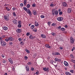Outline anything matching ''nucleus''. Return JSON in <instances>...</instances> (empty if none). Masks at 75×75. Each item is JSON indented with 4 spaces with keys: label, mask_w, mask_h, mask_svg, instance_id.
I'll use <instances>...</instances> for the list:
<instances>
[{
    "label": "nucleus",
    "mask_w": 75,
    "mask_h": 75,
    "mask_svg": "<svg viewBox=\"0 0 75 75\" xmlns=\"http://www.w3.org/2000/svg\"><path fill=\"white\" fill-rule=\"evenodd\" d=\"M18 22L16 20H13V23L15 24H17Z\"/></svg>",
    "instance_id": "obj_17"
},
{
    "label": "nucleus",
    "mask_w": 75,
    "mask_h": 75,
    "mask_svg": "<svg viewBox=\"0 0 75 75\" xmlns=\"http://www.w3.org/2000/svg\"><path fill=\"white\" fill-rule=\"evenodd\" d=\"M34 27H35V26H34V25H32L30 27L31 29H33V28H34Z\"/></svg>",
    "instance_id": "obj_28"
},
{
    "label": "nucleus",
    "mask_w": 75,
    "mask_h": 75,
    "mask_svg": "<svg viewBox=\"0 0 75 75\" xmlns=\"http://www.w3.org/2000/svg\"><path fill=\"white\" fill-rule=\"evenodd\" d=\"M0 42L1 43V45L2 47H4L7 45V43L3 40H0Z\"/></svg>",
    "instance_id": "obj_2"
},
{
    "label": "nucleus",
    "mask_w": 75,
    "mask_h": 75,
    "mask_svg": "<svg viewBox=\"0 0 75 75\" xmlns=\"http://www.w3.org/2000/svg\"><path fill=\"white\" fill-rule=\"evenodd\" d=\"M36 75H38V74H39V72H38V71H37L36 72Z\"/></svg>",
    "instance_id": "obj_57"
},
{
    "label": "nucleus",
    "mask_w": 75,
    "mask_h": 75,
    "mask_svg": "<svg viewBox=\"0 0 75 75\" xmlns=\"http://www.w3.org/2000/svg\"><path fill=\"white\" fill-rule=\"evenodd\" d=\"M61 60L60 59H58V60H57L58 62H61Z\"/></svg>",
    "instance_id": "obj_56"
},
{
    "label": "nucleus",
    "mask_w": 75,
    "mask_h": 75,
    "mask_svg": "<svg viewBox=\"0 0 75 75\" xmlns=\"http://www.w3.org/2000/svg\"><path fill=\"white\" fill-rule=\"evenodd\" d=\"M33 31H34V32H35V33H36V32H37V29H36L35 30L33 29Z\"/></svg>",
    "instance_id": "obj_52"
},
{
    "label": "nucleus",
    "mask_w": 75,
    "mask_h": 75,
    "mask_svg": "<svg viewBox=\"0 0 75 75\" xmlns=\"http://www.w3.org/2000/svg\"><path fill=\"white\" fill-rule=\"evenodd\" d=\"M23 8L24 10H25V11H26V12L28 10V9H27V8L25 7H23Z\"/></svg>",
    "instance_id": "obj_25"
},
{
    "label": "nucleus",
    "mask_w": 75,
    "mask_h": 75,
    "mask_svg": "<svg viewBox=\"0 0 75 75\" xmlns=\"http://www.w3.org/2000/svg\"><path fill=\"white\" fill-rule=\"evenodd\" d=\"M72 11V9L71 8H68V13H70Z\"/></svg>",
    "instance_id": "obj_16"
},
{
    "label": "nucleus",
    "mask_w": 75,
    "mask_h": 75,
    "mask_svg": "<svg viewBox=\"0 0 75 75\" xmlns=\"http://www.w3.org/2000/svg\"><path fill=\"white\" fill-rule=\"evenodd\" d=\"M18 40L19 41L21 42V38H19L18 39Z\"/></svg>",
    "instance_id": "obj_59"
},
{
    "label": "nucleus",
    "mask_w": 75,
    "mask_h": 75,
    "mask_svg": "<svg viewBox=\"0 0 75 75\" xmlns=\"http://www.w3.org/2000/svg\"><path fill=\"white\" fill-rule=\"evenodd\" d=\"M4 18L5 19L6 21H8V20H9V18H8V16H4Z\"/></svg>",
    "instance_id": "obj_8"
},
{
    "label": "nucleus",
    "mask_w": 75,
    "mask_h": 75,
    "mask_svg": "<svg viewBox=\"0 0 75 75\" xmlns=\"http://www.w3.org/2000/svg\"><path fill=\"white\" fill-rule=\"evenodd\" d=\"M61 28V26H59V27H58V28L59 30V29H60V28Z\"/></svg>",
    "instance_id": "obj_64"
},
{
    "label": "nucleus",
    "mask_w": 75,
    "mask_h": 75,
    "mask_svg": "<svg viewBox=\"0 0 75 75\" xmlns=\"http://www.w3.org/2000/svg\"><path fill=\"white\" fill-rule=\"evenodd\" d=\"M27 12L28 13V14H29V16H32V13L31 12V11H30L29 9H28V10Z\"/></svg>",
    "instance_id": "obj_4"
},
{
    "label": "nucleus",
    "mask_w": 75,
    "mask_h": 75,
    "mask_svg": "<svg viewBox=\"0 0 75 75\" xmlns=\"http://www.w3.org/2000/svg\"><path fill=\"white\" fill-rule=\"evenodd\" d=\"M62 12L61 11L59 13V15H62Z\"/></svg>",
    "instance_id": "obj_49"
},
{
    "label": "nucleus",
    "mask_w": 75,
    "mask_h": 75,
    "mask_svg": "<svg viewBox=\"0 0 75 75\" xmlns=\"http://www.w3.org/2000/svg\"><path fill=\"white\" fill-rule=\"evenodd\" d=\"M35 25L36 27H38L39 25V24L38 23L35 22Z\"/></svg>",
    "instance_id": "obj_24"
},
{
    "label": "nucleus",
    "mask_w": 75,
    "mask_h": 75,
    "mask_svg": "<svg viewBox=\"0 0 75 75\" xmlns=\"http://www.w3.org/2000/svg\"><path fill=\"white\" fill-rule=\"evenodd\" d=\"M5 41H6V42H8V41H9V39L8 38V39H5Z\"/></svg>",
    "instance_id": "obj_40"
},
{
    "label": "nucleus",
    "mask_w": 75,
    "mask_h": 75,
    "mask_svg": "<svg viewBox=\"0 0 75 75\" xmlns=\"http://www.w3.org/2000/svg\"><path fill=\"white\" fill-rule=\"evenodd\" d=\"M14 70H15V68H14V67H13L12 68V70L14 71Z\"/></svg>",
    "instance_id": "obj_62"
},
{
    "label": "nucleus",
    "mask_w": 75,
    "mask_h": 75,
    "mask_svg": "<svg viewBox=\"0 0 75 75\" xmlns=\"http://www.w3.org/2000/svg\"><path fill=\"white\" fill-rule=\"evenodd\" d=\"M5 37L6 36H5V35H2L1 36V37H2V38H5Z\"/></svg>",
    "instance_id": "obj_55"
},
{
    "label": "nucleus",
    "mask_w": 75,
    "mask_h": 75,
    "mask_svg": "<svg viewBox=\"0 0 75 75\" xmlns=\"http://www.w3.org/2000/svg\"><path fill=\"white\" fill-rule=\"evenodd\" d=\"M11 54L12 55H14V53L12 51L11 52Z\"/></svg>",
    "instance_id": "obj_38"
},
{
    "label": "nucleus",
    "mask_w": 75,
    "mask_h": 75,
    "mask_svg": "<svg viewBox=\"0 0 75 75\" xmlns=\"http://www.w3.org/2000/svg\"><path fill=\"white\" fill-rule=\"evenodd\" d=\"M32 13L35 16H37V12L35 10L33 11H32Z\"/></svg>",
    "instance_id": "obj_10"
},
{
    "label": "nucleus",
    "mask_w": 75,
    "mask_h": 75,
    "mask_svg": "<svg viewBox=\"0 0 75 75\" xmlns=\"http://www.w3.org/2000/svg\"><path fill=\"white\" fill-rule=\"evenodd\" d=\"M25 51L27 53H28V54H30V51L28 50H27V49H25Z\"/></svg>",
    "instance_id": "obj_26"
},
{
    "label": "nucleus",
    "mask_w": 75,
    "mask_h": 75,
    "mask_svg": "<svg viewBox=\"0 0 75 75\" xmlns=\"http://www.w3.org/2000/svg\"><path fill=\"white\" fill-rule=\"evenodd\" d=\"M75 50V47H73L72 49L71 50L72 51H73L74 50Z\"/></svg>",
    "instance_id": "obj_50"
},
{
    "label": "nucleus",
    "mask_w": 75,
    "mask_h": 75,
    "mask_svg": "<svg viewBox=\"0 0 75 75\" xmlns=\"http://www.w3.org/2000/svg\"><path fill=\"white\" fill-rule=\"evenodd\" d=\"M64 65L66 66V67H68L69 65L68 63V62L66 61H64Z\"/></svg>",
    "instance_id": "obj_15"
},
{
    "label": "nucleus",
    "mask_w": 75,
    "mask_h": 75,
    "mask_svg": "<svg viewBox=\"0 0 75 75\" xmlns=\"http://www.w3.org/2000/svg\"><path fill=\"white\" fill-rule=\"evenodd\" d=\"M52 15L54 16L55 15H58V12L57 10H56L55 9H53L52 11Z\"/></svg>",
    "instance_id": "obj_1"
},
{
    "label": "nucleus",
    "mask_w": 75,
    "mask_h": 75,
    "mask_svg": "<svg viewBox=\"0 0 75 75\" xmlns=\"http://www.w3.org/2000/svg\"><path fill=\"white\" fill-rule=\"evenodd\" d=\"M6 61L5 60H4L3 61V63H6Z\"/></svg>",
    "instance_id": "obj_58"
},
{
    "label": "nucleus",
    "mask_w": 75,
    "mask_h": 75,
    "mask_svg": "<svg viewBox=\"0 0 75 75\" xmlns=\"http://www.w3.org/2000/svg\"><path fill=\"white\" fill-rule=\"evenodd\" d=\"M26 7L28 8H30V5L29 4H28L26 6Z\"/></svg>",
    "instance_id": "obj_29"
},
{
    "label": "nucleus",
    "mask_w": 75,
    "mask_h": 75,
    "mask_svg": "<svg viewBox=\"0 0 75 75\" xmlns=\"http://www.w3.org/2000/svg\"><path fill=\"white\" fill-rule=\"evenodd\" d=\"M51 34H52V35H53V36H54L55 35H56V34L55 33H51Z\"/></svg>",
    "instance_id": "obj_39"
},
{
    "label": "nucleus",
    "mask_w": 75,
    "mask_h": 75,
    "mask_svg": "<svg viewBox=\"0 0 75 75\" xmlns=\"http://www.w3.org/2000/svg\"><path fill=\"white\" fill-rule=\"evenodd\" d=\"M29 38L30 39H31V40H33L34 38V37H33V35H30L29 36Z\"/></svg>",
    "instance_id": "obj_22"
},
{
    "label": "nucleus",
    "mask_w": 75,
    "mask_h": 75,
    "mask_svg": "<svg viewBox=\"0 0 75 75\" xmlns=\"http://www.w3.org/2000/svg\"><path fill=\"white\" fill-rule=\"evenodd\" d=\"M70 57L71 58H74V56L73 54H70Z\"/></svg>",
    "instance_id": "obj_33"
},
{
    "label": "nucleus",
    "mask_w": 75,
    "mask_h": 75,
    "mask_svg": "<svg viewBox=\"0 0 75 75\" xmlns=\"http://www.w3.org/2000/svg\"><path fill=\"white\" fill-rule=\"evenodd\" d=\"M31 71H34V68L32 67L31 68Z\"/></svg>",
    "instance_id": "obj_54"
},
{
    "label": "nucleus",
    "mask_w": 75,
    "mask_h": 75,
    "mask_svg": "<svg viewBox=\"0 0 75 75\" xmlns=\"http://www.w3.org/2000/svg\"><path fill=\"white\" fill-rule=\"evenodd\" d=\"M64 27L65 28H68V25H66L64 26Z\"/></svg>",
    "instance_id": "obj_60"
},
{
    "label": "nucleus",
    "mask_w": 75,
    "mask_h": 75,
    "mask_svg": "<svg viewBox=\"0 0 75 75\" xmlns=\"http://www.w3.org/2000/svg\"><path fill=\"white\" fill-rule=\"evenodd\" d=\"M8 61L11 64H13V60H12V59H11V58H9L8 59Z\"/></svg>",
    "instance_id": "obj_12"
},
{
    "label": "nucleus",
    "mask_w": 75,
    "mask_h": 75,
    "mask_svg": "<svg viewBox=\"0 0 75 75\" xmlns=\"http://www.w3.org/2000/svg\"><path fill=\"white\" fill-rule=\"evenodd\" d=\"M25 68H26V70L28 72H29L30 71V68L28 65H27V66L25 67Z\"/></svg>",
    "instance_id": "obj_14"
},
{
    "label": "nucleus",
    "mask_w": 75,
    "mask_h": 75,
    "mask_svg": "<svg viewBox=\"0 0 75 75\" xmlns=\"http://www.w3.org/2000/svg\"><path fill=\"white\" fill-rule=\"evenodd\" d=\"M55 6V5H54V4H52L50 5V7H54Z\"/></svg>",
    "instance_id": "obj_35"
},
{
    "label": "nucleus",
    "mask_w": 75,
    "mask_h": 75,
    "mask_svg": "<svg viewBox=\"0 0 75 75\" xmlns=\"http://www.w3.org/2000/svg\"><path fill=\"white\" fill-rule=\"evenodd\" d=\"M52 26H55V23H53L52 24Z\"/></svg>",
    "instance_id": "obj_51"
},
{
    "label": "nucleus",
    "mask_w": 75,
    "mask_h": 75,
    "mask_svg": "<svg viewBox=\"0 0 75 75\" xmlns=\"http://www.w3.org/2000/svg\"><path fill=\"white\" fill-rule=\"evenodd\" d=\"M40 17H41V18H45V16H44L43 15H41L40 16Z\"/></svg>",
    "instance_id": "obj_31"
},
{
    "label": "nucleus",
    "mask_w": 75,
    "mask_h": 75,
    "mask_svg": "<svg viewBox=\"0 0 75 75\" xmlns=\"http://www.w3.org/2000/svg\"><path fill=\"white\" fill-rule=\"evenodd\" d=\"M43 70L45 71H46L47 72H48L50 71V69H49V68L47 67H45L43 68Z\"/></svg>",
    "instance_id": "obj_3"
},
{
    "label": "nucleus",
    "mask_w": 75,
    "mask_h": 75,
    "mask_svg": "<svg viewBox=\"0 0 75 75\" xmlns=\"http://www.w3.org/2000/svg\"><path fill=\"white\" fill-rule=\"evenodd\" d=\"M21 26H22L21 25V24H19L18 25V27L19 28H21Z\"/></svg>",
    "instance_id": "obj_34"
},
{
    "label": "nucleus",
    "mask_w": 75,
    "mask_h": 75,
    "mask_svg": "<svg viewBox=\"0 0 75 75\" xmlns=\"http://www.w3.org/2000/svg\"><path fill=\"white\" fill-rule=\"evenodd\" d=\"M31 64H32V63L30 62H28L27 63V64L28 65H31Z\"/></svg>",
    "instance_id": "obj_27"
},
{
    "label": "nucleus",
    "mask_w": 75,
    "mask_h": 75,
    "mask_svg": "<svg viewBox=\"0 0 75 75\" xmlns=\"http://www.w3.org/2000/svg\"><path fill=\"white\" fill-rule=\"evenodd\" d=\"M70 42L71 44H74V41H75V39L73 38H70Z\"/></svg>",
    "instance_id": "obj_5"
},
{
    "label": "nucleus",
    "mask_w": 75,
    "mask_h": 75,
    "mask_svg": "<svg viewBox=\"0 0 75 75\" xmlns=\"http://www.w3.org/2000/svg\"><path fill=\"white\" fill-rule=\"evenodd\" d=\"M16 33H21V29H17L16 30Z\"/></svg>",
    "instance_id": "obj_20"
},
{
    "label": "nucleus",
    "mask_w": 75,
    "mask_h": 75,
    "mask_svg": "<svg viewBox=\"0 0 75 75\" xmlns=\"http://www.w3.org/2000/svg\"><path fill=\"white\" fill-rule=\"evenodd\" d=\"M12 44H13V42H9V45H12Z\"/></svg>",
    "instance_id": "obj_47"
},
{
    "label": "nucleus",
    "mask_w": 75,
    "mask_h": 75,
    "mask_svg": "<svg viewBox=\"0 0 75 75\" xmlns=\"http://www.w3.org/2000/svg\"><path fill=\"white\" fill-rule=\"evenodd\" d=\"M65 74L66 75H72L71 73L68 71L66 72Z\"/></svg>",
    "instance_id": "obj_19"
},
{
    "label": "nucleus",
    "mask_w": 75,
    "mask_h": 75,
    "mask_svg": "<svg viewBox=\"0 0 75 75\" xmlns=\"http://www.w3.org/2000/svg\"><path fill=\"white\" fill-rule=\"evenodd\" d=\"M57 19L58 21H62L64 20V18L62 17H59Z\"/></svg>",
    "instance_id": "obj_6"
},
{
    "label": "nucleus",
    "mask_w": 75,
    "mask_h": 75,
    "mask_svg": "<svg viewBox=\"0 0 75 75\" xmlns=\"http://www.w3.org/2000/svg\"><path fill=\"white\" fill-rule=\"evenodd\" d=\"M30 34V33H26V35H27L28 36V35H29Z\"/></svg>",
    "instance_id": "obj_53"
},
{
    "label": "nucleus",
    "mask_w": 75,
    "mask_h": 75,
    "mask_svg": "<svg viewBox=\"0 0 75 75\" xmlns=\"http://www.w3.org/2000/svg\"><path fill=\"white\" fill-rule=\"evenodd\" d=\"M15 9H16V8H15V7H13V8H12L13 10V11L15 10Z\"/></svg>",
    "instance_id": "obj_61"
},
{
    "label": "nucleus",
    "mask_w": 75,
    "mask_h": 75,
    "mask_svg": "<svg viewBox=\"0 0 75 75\" xmlns=\"http://www.w3.org/2000/svg\"><path fill=\"white\" fill-rule=\"evenodd\" d=\"M58 59L57 58H55L54 60L55 61H58Z\"/></svg>",
    "instance_id": "obj_43"
},
{
    "label": "nucleus",
    "mask_w": 75,
    "mask_h": 75,
    "mask_svg": "<svg viewBox=\"0 0 75 75\" xmlns=\"http://www.w3.org/2000/svg\"><path fill=\"white\" fill-rule=\"evenodd\" d=\"M33 7H36V4H33L32 5Z\"/></svg>",
    "instance_id": "obj_42"
},
{
    "label": "nucleus",
    "mask_w": 75,
    "mask_h": 75,
    "mask_svg": "<svg viewBox=\"0 0 75 75\" xmlns=\"http://www.w3.org/2000/svg\"><path fill=\"white\" fill-rule=\"evenodd\" d=\"M41 36L43 38H46V36L45 35L42 34L41 35Z\"/></svg>",
    "instance_id": "obj_18"
},
{
    "label": "nucleus",
    "mask_w": 75,
    "mask_h": 75,
    "mask_svg": "<svg viewBox=\"0 0 75 75\" xmlns=\"http://www.w3.org/2000/svg\"><path fill=\"white\" fill-rule=\"evenodd\" d=\"M70 72L71 73H72V74H73L74 73V70H71L70 71Z\"/></svg>",
    "instance_id": "obj_44"
},
{
    "label": "nucleus",
    "mask_w": 75,
    "mask_h": 75,
    "mask_svg": "<svg viewBox=\"0 0 75 75\" xmlns=\"http://www.w3.org/2000/svg\"><path fill=\"white\" fill-rule=\"evenodd\" d=\"M2 28L4 30H7V29H8V28L6 26L2 27Z\"/></svg>",
    "instance_id": "obj_21"
},
{
    "label": "nucleus",
    "mask_w": 75,
    "mask_h": 75,
    "mask_svg": "<svg viewBox=\"0 0 75 75\" xmlns=\"http://www.w3.org/2000/svg\"><path fill=\"white\" fill-rule=\"evenodd\" d=\"M24 58H25V59H25V61H26V60H27L28 59V57H27V56H25L24 57Z\"/></svg>",
    "instance_id": "obj_41"
},
{
    "label": "nucleus",
    "mask_w": 75,
    "mask_h": 75,
    "mask_svg": "<svg viewBox=\"0 0 75 75\" xmlns=\"http://www.w3.org/2000/svg\"><path fill=\"white\" fill-rule=\"evenodd\" d=\"M71 61L73 62H74V63L75 64V60L74 59L71 60Z\"/></svg>",
    "instance_id": "obj_45"
},
{
    "label": "nucleus",
    "mask_w": 75,
    "mask_h": 75,
    "mask_svg": "<svg viewBox=\"0 0 75 75\" xmlns=\"http://www.w3.org/2000/svg\"><path fill=\"white\" fill-rule=\"evenodd\" d=\"M62 5L65 7H68V4H67L65 2H63Z\"/></svg>",
    "instance_id": "obj_9"
},
{
    "label": "nucleus",
    "mask_w": 75,
    "mask_h": 75,
    "mask_svg": "<svg viewBox=\"0 0 75 75\" xmlns=\"http://www.w3.org/2000/svg\"><path fill=\"white\" fill-rule=\"evenodd\" d=\"M8 61L11 64H13V60H12V59H11V58H9L8 59Z\"/></svg>",
    "instance_id": "obj_13"
},
{
    "label": "nucleus",
    "mask_w": 75,
    "mask_h": 75,
    "mask_svg": "<svg viewBox=\"0 0 75 75\" xmlns=\"http://www.w3.org/2000/svg\"><path fill=\"white\" fill-rule=\"evenodd\" d=\"M61 30H62V31H65V29L64 28H62L61 29Z\"/></svg>",
    "instance_id": "obj_32"
},
{
    "label": "nucleus",
    "mask_w": 75,
    "mask_h": 75,
    "mask_svg": "<svg viewBox=\"0 0 75 75\" xmlns=\"http://www.w3.org/2000/svg\"><path fill=\"white\" fill-rule=\"evenodd\" d=\"M9 40L10 41H13L14 40V38L12 37H10L9 38Z\"/></svg>",
    "instance_id": "obj_11"
},
{
    "label": "nucleus",
    "mask_w": 75,
    "mask_h": 75,
    "mask_svg": "<svg viewBox=\"0 0 75 75\" xmlns=\"http://www.w3.org/2000/svg\"><path fill=\"white\" fill-rule=\"evenodd\" d=\"M18 24H21V21H18Z\"/></svg>",
    "instance_id": "obj_48"
},
{
    "label": "nucleus",
    "mask_w": 75,
    "mask_h": 75,
    "mask_svg": "<svg viewBox=\"0 0 75 75\" xmlns=\"http://www.w3.org/2000/svg\"><path fill=\"white\" fill-rule=\"evenodd\" d=\"M1 56L3 58H4V54H2Z\"/></svg>",
    "instance_id": "obj_63"
},
{
    "label": "nucleus",
    "mask_w": 75,
    "mask_h": 75,
    "mask_svg": "<svg viewBox=\"0 0 75 75\" xmlns=\"http://www.w3.org/2000/svg\"><path fill=\"white\" fill-rule=\"evenodd\" d=\"M45 46L46 47V48H49V49H50V48H52L51 46H49V45L47 44H46Z\"/></svg>",
    "instance_id": "obj_7"
},
{
    "label": "nucleus",
    "mask_w": 75,
    "mask_h": 75,
    "mask_svg": "<svg viewBox=\"0 0 75 75\" xmlns=\"http://www.w3.org/2000/svg\"><path fill=\"white\" fill-rule=\"evenodd\" d=\"M23 4L24 6L27 5V0H24L23 1Z\"/></svg>",
    "instance_id": "obj_23"
},
{
    "label": "nucleus",
    "mask_w": 75,
    "mask_h": 75,
    "mask_svg": "<svg viewBox=\"0 0 75 75\" xmlns=\"http://www.w3.org/2000/svg\"><path fill=\"white\" fill-rule=\"evenodd\" d=\"M56 55H60V53L58 52H56Z\"/></svg>",
    "instance_id": "obj_30"
},
{
    "label": "nucleus",
    "mask_w": 75,
    "mask_h": 75,
    "mask_svg": "<svg viewBox=\"0 0 75 75\" xmlns=\"http://www.w3.org/2000/svg\"><path fill=\"white\" fill-rule=\"evenodd\" d=\"M13 16H14V17H16V16H17V15H16L15 12L13 13Z\"/></svg>",
    "instance_id": "obj_36"
},
{
    "label": "nucleus",
    "mask_w": 75,
    "mask_h": 75,
    "mask_svg": "<svg viewBox=\"0 0 75 75\" xmlns=\"http://www.w3.org/2000/svg\"><path fill=\"white\" fill-rule=\"evenodd\" d=\"M20 6L21 7H23V6H24V4L23 3H21L20 4Z\"/></svg>",
    "instance_id": "obj_46"
},
{
    "label": "nucleus",
    "mask_w": 75,
    "mask_h": 75,
    "mask_svg": "<svg viewBox=\"0 0 75 75\" xmlns=\"http://www.w3.org/2000/svg\"><path fill=\"white\" fill-rule=\"evenodd\" d=\"M47 24L49 26H50V25H51V22L50 21L48 22L47 23Z\"/></svg>",
    "instance_id": "obj_37"
}]
</instances>
